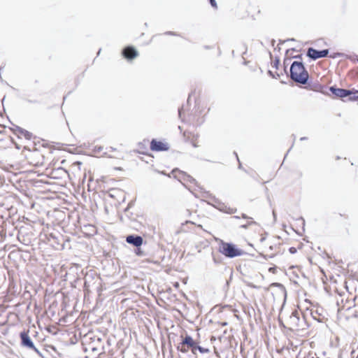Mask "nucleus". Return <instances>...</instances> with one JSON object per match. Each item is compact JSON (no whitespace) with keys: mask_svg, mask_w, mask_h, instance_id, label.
Wrapping results in <instances>:
<instances>
[{"mask_svg":"<svg viewBox=\"0 0 358 358\" xmlns=\"http://www.w3.org/2000/svg\"><path fill=\"white\" fill-rule=\"evenodd\" d=\"M301 220H302V222L304 223V220L301 217Z\"/></svg>","mask_w":358,"mask_h":358,"instance_id":"nucleus-30","label":"nucleus"},{"mask_svg":"<svg viewBox=\"0 0 358 358\" xmlns=\"http://www.w3.org/2000/svg\"><path fill=\"white\" fill-rule=\"evenodd\" d=\"M289 51H295V49L294 48H292L290 50H287V52H286V54L287 55Z\"/></svg>","mask_w":358,"mask_h":358,"instance_id":"nucleus-24","label":"nucleus"},{"mask_svg":"<svg viewBox=\"0 0 358 358\" xmlns=\"http://www.w3.org/2000/svg\"><path fill=\"white\" fill-rule=\"evenodd\" d=\"M181 178L182 180H184L185 181H187V182H190L192 183H194L196 182V180L194 178H193L192 176L185 173H181Z\"/></svg>","mask_w":358,"mask_h":358,"instance_id":"nucleus-13","label":"nucleus"},{"mask_svg":"<svg viewBox=\"0 0 358 358\" xmlns=\"http://www.w3.org/2000/svg\"><path fill=\"white\" fill-rule=\"evenodd\" d=\"M17 131L18 132V134L20 136H23L26 139H31L32 134L29 131L22 129L20 127H17Z\"/></svg>","mask_w":358,"mask_h":358,"instance_id":"nucleus-11","label":"nucleus"},{"mask_svg":"<svg viewBox=\"0 0 358 358\" xmlns=\"http://www.w3.org/2000/svg\"><path fill=\"white\" fill-rule=\"evenodd\" d=\"M252 224H255V222L250 221L248 224L241 225V227L246 229L249 225Z\"/></svg>","mask_w":358,"mask_h":358,"instance_id":"nucleus-17","label":"nucleus"},{"mask_svg":"<svg viewBox=\"0 0 358 358\" xmlns=\"http://www.w3.org/2000/svg\"><path fill=\"white\" fill-rule=\"evenodd\" d=\"M279 59H276L274 62H273V66L275 67V68H278V66L279 64Z\"/></svg>","mask_w":358,"mask_h":358,"instance_id":"nucleus-21","label":"nucleus"},{"mask_svg":"<svg viewBox=\"0 0 358 358\" xmlns=\"http://www.w3.org/2000/svg\"><path fill=\"white\" fill-rule=\"evenodd\" d=\"M20 337L21 339V345L24 348H26L29 350H33L36 352L40 357H43V355L41 352L35 347L32 340L28 334V331H22L20 334Z\"/></svg>","mask_w":358,"mask_h":358,"instance_id":"nucleus-3","label":"nucleus"},{"mask_svg":"<svg viewBox=\"0 0 358 358\" xmlns=\"http://www.w3.org/2000/svg\"><path fill=\"white\" fill-rule=\"evenodd\" d=\"M199 351L201 353H206L209 352V350L207 348H204L198 345L197 344L195 345V348L192 351L193 354L196 355V352Z\"/></svg>","mask_w":358,"mask_h":358,"instance_id":"nucleus-12","label":"nucleus"},{"mask_svg":"<svg viewBox=\"0 0 358 358\" xmlns=\"http://www.w3.org/2000/svg\"><path fill=\"white\" fill-rule=\"evenodd\" d=\"M167 34H171V35H176V34H174L173 32H171V31H170V32H168Z\"/></svg>","mask_w":358,"mask_h":358,"instance_id":"nucleus-25","label":"nucleus"},{"mask_svg":"<svg viewBox=\"0 0 358 358\" xmlns=\"http://www.w3.org/2000/svg\"><path fill=\"white\" fill-rule=\"evenodd\" d=\"M290 252L294 253L296 252V249L294 248H291L289 249Z\"/></svg>","mask_w":358,"mask_h":358,"instance_id":"nucleus-23","label":"nucleus"},{"mask_svg":"<svg viewBox=\"0 0 358 358\" xmlns=\"http://www.w3.org/2000/svg\"><path fill=\"white\" fill-rule=\"evenodd\" d=\"M219 209L229 214H232L236 211V209L227 208V206H224V204H222V207H220Z\"/></svg>","mask_w":358,"mask_h":358,"instance_id":"nucleus-14","label":"nucleus"},{"mask_svg":"<svg viewBox=\"0 0 358 358\" xmlns=\"http://www.w3.org/2000/svg\"><path fill=\"white\" fill-rule=\"evenodd\" d=\"M294 57H295V58L301 57V55L295 56Z\"/></svg>","mask_w":358,"mask_h":358,"instance_id":"nucleus-27","label":"nucleus"},{"mask_svg":"<svg viewBox=\"0 0 358 358\" xmlns=\"http://www.w3.org/2000/svg\"><path fill=\"white\" fill-rule=\"evenodd\" d=\"M235 155H236L237 159L238 160V155L236 153H235Z\"/></svg>","mask_w":358,"mask_h":358,"instance_id":"nucleus-28","label":"nucleus"},{"mask_svg":"<svg viewBox=\"0 0 358 358\" xmlns=\"http://www.w3.org/2000/svg\"><path fill=\"white\" fill-rule=\"evenodd\" d=\"M196 197H199V196L196 194H194Z\"/></svg>","mask_w":358,"mask_h":358,"instance_id":"nucleus-31","label":"nucleus"},{"mask_svg":"<svg viewBox=\"0 0 358 358\" xmlns=\"http://www.w3.org/2000/svg\"><path fill=\"white\" fill-rule=\"evenodd\" d=\"M126 241L136 247H139L143 244V238L140 236L129 235L127 236Z\"/></svg>","mask_w":358,"mask_h":358,"instance_id":"nucleus-8","label":"nucleus"},{"mask_svg":"<svg viewBox=\"0 0 358 358\" xmlns=\"http://www.w3.org/2000/svg\"><path fill=\"white\" fill-rule=\"evenodd\" d=\"M357 98H358V96H357Z\"/></svg>","mask_w":358,"mask_h":358,"instance_id":"nucleus-32","label":"nucleus"},{"mask_svg":"<svg viewBox=\"0 0 358 358\" xmlns=\"http://www.w3.org/2000/svg\"><path fill=\"white\" fill-rule=\"evenodd\" d=\"M242 217L244 218V219H252L251 217H248L245 214L243 213L242 214Z\"/></svg>","mask_w":358,"mask_h":358,"instance_id":"nucleus-22","label":"nucleus"},{"mask_svg":"<svg viewBox=\"0 0 358 358\" xmlns=\"http://www.w3.org/2000/svg\"><path fill=\"white\" fill-rule=\"evenodd\" d=\"M183 110H184L183 107L178 109V115L180 118H182V116Z\"/></svg>","mask_w":358,"mask_h":358,"instance_id":"nucleus-19","label":"nucleus"},{"mask_svg":"<svg viewBox=\"0 0 358 358\" xmlns=\"http://www.w3.org/2000/svg\"><path fill=\"white\" fill-rule=\"evenodd\" d=\"M330 91L336 96L341 97V98H345L348 96L352 95L354 94V92L349 90H345V89H341V88H336L334 87H330Z\"/></svg>","mask_w":358,"mask_h":358,"instance_id":"nucleus-5","label":"nucleus"},{"mask_svg":"<svg viewBox=\"0 0 358 358\" xmlns=\"http://www.w3.org/2000/svg\"><path fill=\"white\" fill-rule=\"evenodd\" d=\"M238 167H239V169L241 168V164L240 163H239V166Z\"/></svg>","mask_w":358,"mask_h":358,"instance_id":"nucleus-29","label":"nucleus"},{"mask_svg":"<svg viewBox=\"0 0 358 358\" xmlns=\"http://www.w3.org/2000/svg\"><path fill=\"white\" fill-rule=\"evenodd\" d=\"M329 50H317L313 48H309L308 49L307 55L314 59L316 60L319 58L325 57L328 55Z\"/></svg>","mask_w":358,"mask_h":358,"instance_id":"nucleus-4","label":"nucleus"},{"mask_svg":"<svg viewBox=\"0 0 358 358\" xmlns=\"http://www.w3.org/2000/svg\"><path fill=\"white\" fill-rule=\"evenodd\" d=\"M219 252L229 258L241 256L243 253V250L236 248L235 245L224 242L222 240L220 241Z\"/></svg>","mask_w":358,"mask_h":358,"instance_id":"nucleus-2","label":"nucleus"},{"mask_svg":"<svg viewBox=\"0 0 358 358\" xmlns=\"http://www.w3.org/2000/svg\"><path fill=\"white\" fill-rule=\"evenodd\" d=\"M308 73L302 62H294L290 67V78L297 83L305 85L308 80Z\"/></svg>","mask_w":358,"mask_h":358,"instance_id":"nucleus-1","label":"nucleus"},{"mask_svg":"<svg viewBox=\"0 0 358 358\" xmlns=\"http://www.w3.org/2000/svg\"><path fill=\"white\" fill-rule=\"evenodd\" d=\"M189 348H187V346L185 344H183V343H180V345L178 347V349L182 352H187L188 351Z\"/></svg>","mask_w":358,"mask_h":358,"instance_id":"nucleus-15","label":"nucleus"},{"mask_svg":"<svg viewBox=\"0 0 358 358\" xmlns=\"http://www.w3.org/2000/svg\"><path fill=\"white\" fill-rule=\"evenodd\" d=\"M183 344H185L187 348H190L192 351L195 348L196 343L194 341L190 336H186L184 340L182 341Z\"/></svg>","mask_w":358,"mask_h":358,"instance_id":"nucleus-10","label":"nucleus"},{"mask_svg":"<svg viewBox=\"0 0 358 358\" xmlns=\"http://www.w3.org/2000/svg\"><path fill=\"white\" fill-rule=\"evenodd\" d=\"M305 139H306V137H302V138H301V141H303V140H305Z\"/></svg>","mask_w":358,"mask_h":358,"instance_id":"nucleus-26","label":"nucleus"},{"mask_svg":"<svg viewBox=\"0 0 358 358\" xmlns=\"http://www.w3.org/2000/svg\"><path fill=\"white\" fill-rule=\"evenodd\" d=\"M124 57L128 59H132L138 56V52L133 47H127L122 51Z\"/></svg>","mask_w":358,"mask_h":358,"instance_id":"nucleus-9","label":"nucleus"},{"mask_svg":"<svg viewBox=\"0 0 358 358\" xmlns=\"http://www.w3.org/2000/svg\"><path fill=\"white\" fill-rule=\"evenodd\" d=\"M353 94H355V93H354ZM349 96V99H349L350 101H356V100H358V98H357V96H355V95L352 96V95H350V96Z\"/></svg>","mask_w":358,"mask_h":358,"instance_id":"nucleus-16","label":"nucleus"},{"mask_svg":"<svg viewBox=\"0 0 358 358\" xmlns=\"http://www.w3.org/2000/svg\"><path fill=\"white\" fill-rule=\"evenodd\" d=\"M289 322L290 324L294 327H303V325L301 324V321L299 318V312L297 310H294L292 312V315L289 317Z\"/></svg>","mask_w":358,"mask_h":358,"instance_id":"nucleus-7","label":"nucleus"},{"mask_svg":"<svg viewBox=\"0 0 358 358\" xmlns=\"http://www.w3.org/2000/svg\"><path fill=\"white\" fill-rule=\"evenodd\" d=\"M150 149L153 151H166L169 146L167 143L153 139L150 143Z\"/></svg>","mask_w":358,"mask_h":358,"instance_id":"nucleus-6","label":"nucleus"},{"mask_svg":"<svg viewBox=\"0 0 358 358\" xmlns=\"http://www.w3.org/2000/svg\"><path fill=\"white\" fill-rule=\"evenodd\" d=\"M268 74L274 78H277L280 76L278 73L276 74V76H275V73H273L271 71H268Z\"/></svg>","mask_w":358,"mask_h":358,"instance_id":"nucleus-20","label":"nucleus"},{"mask_svg":"<svg viewBox=\"0 0 358 358\" xmlns=\"http://www.w3.org/2000/svg\"><path fill=\"white\" fill-rule=\"evenodd\" d=\"M210 1V5L215 8H217V3H216V1L215 0H209Z\"/></svg>","mask_w":358,"mask_h":358,"instance_id":"nucleus-18","label":"nucleus"}]
</instances>
